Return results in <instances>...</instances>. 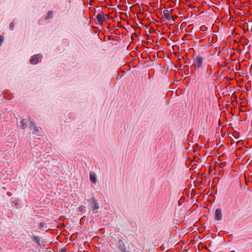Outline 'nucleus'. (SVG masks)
<instances>
[{"instance_id":"39448f33","label":"nucleus","mask_w":252,"mask_h":252,"mask_svg":"<svg viewBox=\"0 0 252 252\" xmlns=\"http://www.w3.org/2000/svg\"><path fill=\"white\" fill-rule=\"evenodd\" d=\"M222 219V214L221 209H217L215 211V219L217 220H220Z\"/></svg>"},{"instance_id":"ddd939ff","label":"nucleus","mask_w":252,"mask_h":252,"mask_svg":"<svg viewBox=\"0 0 252 252\" xmlns=\"http://www.w3.org/2000/svg\"><path fill=\"white\" fill-rule=\"evenodd\" d=\"M15 28V23L14 22H11L10 24V28L11 30H13Z\"/></svg>"},{"instance_id":"4468645a","label":"nucleus","mask_w":252,"mask_h":252,"mask_svg":"<svg viewBox=\"0 0 252 252\" xmlns=\"http://www.w3.org/2000/svg\"><path fill=\"white\" fill-rule=\"evenodd\" d=\"M4 40V36L0 35V46L1 45V43L3 42Z\"/></svg>"},{"instance_id":"f03ea898","label":"nucleus","mask_w":252,"mask_h":252,"mask_svg":"<svg viewBox=\"0 0 252 252\" xmlns=\"http://www.w3.org/2000/svg\"><path fill=\"white\" fill-rule=\"evenodd\" d=\"M90 205H91V208L93 209V210L94 212H97L98 209H99V204L94 197H92V198L91 199Z\"/></svg>"},{"instance_id":"1a4fd4ad","label":"nucleus","mask_w":252,"mask_h":252,"mask_svg":"<svg viewBox=\"0 0 252 252\" xmlns=\"http://www.w3.org/2000/svg\"><path fill=\"white\" fill-rule=\"evenodd\" d=\"M215 68V66H212V65H209L208 67V69H207V71H208V74L207 75V77H210L212 73V72H213V70Z\"/></svg>"},{"instance_id":"7ed1b4c3","label":"nucleus","mask_w":252,"mask_h":252,"mask_svg":"<svg viewBox=\"0 0 252 252\" xmlns=\"http://www.w3.org/2000/svg\"><path fill=\"white\" fill-rule=\"evenodd\" d=\"M42 58V55L38 54L31 57L30 61L32 64H35L37 63L38 61H41Z\"/></svg>"},{"instance_id":"9b49d317","label":"nucleus","mask_w":252,"mask_h":252,"mask_svg":"<svg viewBox=\"0 0 252 252\" xmlns=\"http://www.w3.org/2000/svg\"><path fill=\"white\" fill-rule=\"evenodd\" d=\"M33 240L34 241L35 243H36L38 245H40V238L38 236H34L33 237Z\"/></svg>"},{"instance_id":"0eeeda50","label":"nucleus","mask_w":252,"mask_h":252,"mask_svg":"<svg viewBox=\"0 0 252 252\" xmlns=\"http://www.w3.org/2000/svg\"><path fill=\"white\" fill-rule=\"evenodd\" d=\"M163 15L168 20H170L172 18V16L170 15L169 11L167 9H165L163 10Z\"/></svg>"},{"instance_id":"20e7f679","label":"nucleus","mask_w":252,"mask_h":252,"mask_svg":"<svg viewBox=\"0 0 252 252\" xmlns=\"http://www.w3.org/2000/svg\"><path fill=\"white\" fill-rule=\"evenodd\" d=\"M117 246L121 252H128L126 251L124 242L122 240H119L117 243Z\"/></svg>"},{"instance_id":"6e6552de","label":"nucleus","mask_w":252,"mask_h":252,"mask_svg":"<svg viewBox=\"0 0 252 252\" xmlns=\"http://www.w3.org/2000/svg\"><path fill=\"white\" fill-rule=\"evenodd\" d=\"M96 19L99 23H101L105 19L103 14H98L96 15Z\"/></svg>"},{"instance_id":"2eb2a0df","label":"nucleus","mask_w":252,"mask_h":252,"mask_svg":"<svg viewBox=\"0 0 252 252\" xmlns=\"http://www.w3.org/2000/svg\"><path fill=\"white\" fill-rule=\"evenodd\" d=\"M52 15H53V12L50 11H49L48 12V17H51L52 16Z\"/></svg>"},{"instance_id":"423d86ee","label":"nucleus","mask_w":252,"mask_h":252,"mask_svg":"<svg viewBox=\"0 0 252 252\" xmlns=\"http://www.w3.org/2000/svg\"><path fill=\"white\" fill-rule=\"evenodd\" d=\"M30 127L32 130H33V133L34 134H37L39 133V129L37 128V127L36 126V125L34 124V122H31V125Z\"/></svg>"},{"instance_id":"dca6fc26","label":"nucleus","mask_w":252,"mask_h":252,"mask_svg":"<svg viewBox=\"0 0 252 252\" xmlns=\"http://www.w3.org/2000/svg\"><path fill=\"white\" fill-rule=\"evenodd\" d=\"M60 252H69V251H68L66 249L64 248V249H62L60 251Z\"/></svg>"},{"instance_id":"f257e3e1","label":"nucleus","mask_w":252,"mask_h":252,"mask_svg":"<svg viewBox=\"0 0 252 252\" xmlns=\"http://www.w3.org/2000/svg\"><path fill=\"white\" fill-rule=\"evenodd\" d=\"M193 65L195 69H199L201 67L203 64V58L200 56L193 55Z\"/></svg>"},{"instance_id":"9d476101","label":"nucleus","mask_w":252,"mask_h":252,"mask_svg":"<svg viewBox=\"0 0 252 252\" xmlns=\"http://www.w3.org/2000/svg\"><path fill=\"white\" fill-rule=\"evenodd\" d=\"M90 179L92 182H93L94 183H96V178L95 176V174L94 173H90Z\"/></svg>"},{"instance_id":"f8f14e48","label":"nucleus","mask_w":252,"mask_h":252,"mask_svg":"<svg viewBox=\"0 0 252 252\" xmlns=\"http://www.w3.org/2000/svg\"><path fill=\"white\" fill-rule=\"evenodd\" d=\"M25 121V120L22 119V120L21 122V126L23 129H24L27 126V125H26V123Z\"/></svg>"}]
</instances>
